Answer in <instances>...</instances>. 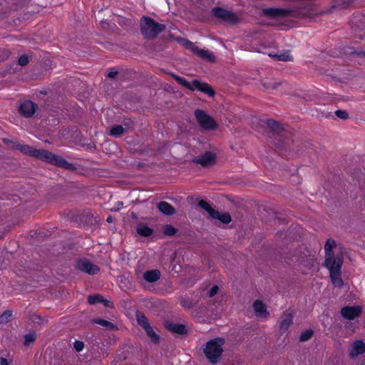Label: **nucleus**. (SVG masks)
Instances as JSON below:
<instances>
[{
	"mask_svg": "<svg viewBox=\"0 0 365 365\" xmlns=\"http://www.w3.org/2000/svg\"><path fill=\"white\" fill-rule=\"evenodd\" d=\"M31 157H34L38 160L67 170L73 171L76 170L75 165L66 161L60 155H56L45 149L34 148L33 153H31Z\"/></svg>",
	"mask_w": 365,
	"mask_h": 365,
	"instance_id": "nucleus-1",
	"label": "nucleus"
},
{
	"mask_svg": "<svg viewBox=\"0 0 365 365\" xmlns=\"http://www.w3.org/2000/svg\"><path fill=\"white\" fill-rule=\"evenodd\" d=\"M140 29L145 38L152 40L165 31L166 26L165 24L156 22L150 16H143L140 19Z\"/></svg>",
	"mask_w": 365,
	"mask_h": 365,
	"instance_id": "nucleus-2",
	"label": "nucleus"
},
{
	"mask_svg": "<svg viewBox=\"0 0 365 365\" xmlns=\"http://www.w3.org/2000/svg\"><path fill=\"white\" fill-rule=\"evenodd\" d=\"M168 75L172 76L180 85L184 86L191 91H199L203 93L208 95L210 97H214L215 91L212 87L205 83L202 82L197 79L193 80L191 83L188 82L185 78L179 76L173 73H167Z\"/></svg>",
	"mask_w": 365,
	"mask_h": 365,
	"instance_id": "nucleus-3",
	"label": "nucleus"
},
{
	"mask_svg": "<svg viewBox=\"0 0 365 365\" xmlns=\"http://www.w3.org/2000/svg\"><path fill=\"white\" fill-rule=\"evenodd\" d=\"M225 342V341L223 338L217 337L206 343L203 352L211 364H215L220 361L223 352L222 346Z\"/></svg>",
	"mask_w": 365,
	"mask_h": 365,
	"instance_id": "nucleus-4",
	"label": "nucleus"
},
{
	"mask_svg": "<svg viewBox=\"0 0 365 365\" xmlns=\"http://www.w3.org/2000/svg\"><path fill=\"white\" fill-rule=\"evenodd\" d=\"M344 256L341 252L337 254V260L335 263L334 261L332 264L324 265L329 270V276L332 284L339 288H341L344 285V282L341 277V269L343 264Z\"/></svg>",
	"mask_w": 365,
	"mask_h": 365,
	"instance_id": "nucleus-5",
	"label": "nucleus"
},
{
	"mask_svg": "<svg viewBox=\"0 0 365 365\" xmlns=\"http://www.w3.org/2000/svg\"><path fill=\"white\" fill-rule=\"evenodd\" d=\"M211 14L221 23L230 25H235L240 21L235 13L220 6L212 8Z\"/></svg>",
	"mask_w": 365,
	"mask_h": 365,
	"instance_id": "nucleus-6",
	"label": "nucleus"
},
{
	"mask_svg": "<svg viewBox=\"0 0 365 365\" xmlns=\"http://www.w3.org/2000/svg\"><path fill=\"white\" fill-rule=\"evenodd\" d=\"M71 218L80 224H83L87 226L96 225L100 222V217L95 216L92 212L88 210H77L72 213Z\"/></svg>",
	"mask_w": 365,
	"mask_h": 365,
	"instance_id": "nucleus-7",
	"label": "nucleus"
},
{
	"mask_svg": "<svg viewBox=\"0 0 365 365\" xmlns=\"http://www.w3.org/2000/svg\"><path fill=\"white\" fill-rule=\"evenodd\" d=\"M194 114L198 124L202 129L212 130L217 128V123L215 120L212 116L206 113L205 110L196 109Z\"/></svg>",
	"mask_w": 365,
	"mask_h": 365,
	"instance_id": "nucleus-8",
	"label": "nucleus"
},
{
	"mask_svg": "<svg viewBox=\"0 0 365 365\" xmlns=\"http://www.w3.org/2000/svg\"><path fill=\"white\" fill-rule=\"evenodd\" d=\"M76 268L91 275L96 274L100 271V268L98 265L91 263L87 259H78L76 263Z\"/></svg>",
	"mask_w": 365,
	"mask_h": 365,
	"instance_id": "nucleus-9",
	"label": "nucleus"
},
{
	"mask_svg": "<svg viewBox=\"0 0 365 365\" xmlns=\"http://www.w3.org/2000/svg\"><path fill=\"white\" fill-rule=\"evenodd\" d=\"M216 154L212 151H206L200 156L194 158L192 162L196 164H200L204 168H207L213 165L216 163Z\"/></svg>",
	"mask_w": 365,
	"mask_h": 365,
	"instance_id": "nucleus-10",
	"label": "nucleus"
},
{
	"mask_svg": "<svg viewBox=\"0 0 365 365\" xmlns=\"http://www.w3.org/2000/svg\"><path fill=\"white\" fill-rule=\"evenodd\" d=\"M37 109V104L33 103L31 101L27 100L20 104L19 113L24 118H31Z\"/></svg>",
	"mask_w": 365,
	"mask_h": 365,
	"instance_id": "nucleus-11",
	"label": "nucleus"
},
{
	"mask_svg": "<svg viewBox=\"0 0 365 365\" xmlns=\"http://www.w3.org/2000/svg\"><path fill=\"white\" fill-rule=\"evenodd\" d=\"M336 246L335 240L328 239L324 245L325 261L324 265L332 264L337 260V255L334 256L333 248Z\"/></svg>",
	"mask_w": 365,
	"mask_h": 365,
	"instance_id": "nucleus-12",
	"label": "nucleus"
},
{
	"mask_svg": "<svg viewBox=\"0 0 365 365\" xmlns=\"http://www.w3.org/2000/svg\"><path fill=\"white\" fill-rule=\"evenodd\" d=\"M341 316L346 319L353 320L361 316L362 307L361 306H346L341 309Z\"/></svg>",
	"mask_w": 365,
	"mask_h": 365,
	"instance_id": "nucleus-13",
	"label": "nucleus"
},
{
	"mask_svg": "<svg viewBox=\"0 0 365 365\" xmlns=\"http://www.w3.org/2000/svg\"><path fill=\"white\" fill-rule=\"evenodd\" d=\"M293 324V314L291 312H284L279 319V331L283 334L287 331L291 324Z\"/></svg>",
	"mask_w": 365,
	"mask_h": 365,
	"instance_id": "nucleus-14",
	"label": "nucleus"
},
{
	"mask_svg": "<svg viewBox=\"0 0 365 365\" xmlns=\"http://www.w3.org/2000/svg\"><path fill=\"white\" fill-rule=\"evenodd\" d=\"M264 16L276 19L281 17H288L290 16L291 11L281 8H266L262 10Z\"/></svg>",
	"mask_w": 365,
	"mask_h": 365,
	"instance_id": "nucleus-15",
	"label": "nucleus"
},
{
	"mask_svg": "<svg viewBox=\"0 0 365 365\" xmlns=\"http://www.w3.org/2000/svg\"><path fill=\"white\" fill-rule=\"evenodd\" d=\"M164 326L169 331L178 335H185L188 332L187 328L182 324L174 323L168 320L164 322Z\"/></svg>",
	"mask_w": 365,
	"mask_h": 365,
	"instance_id": "nucleus-16",
	"label": "nucleus"
},
{
	"mask_svg": "<svg viewBox=\"0 0 365 365\" xmlns=\"http://www.w3.org/2000/svg\"><path fill=\"white\" fill-rule=\"evenodd\" d=\"M266 124L272 134L275 135V139H277V137L281 138L283 135L285 130L283 125L279 121L268 119L266 120Z\"/></svg>",
	"mask_w": 365,
	"mask_h": 365,
	"instance_id": "nucleus-17",
	"label": "nucleus"
},
{
	"mask_svg": "<svg viewBox=\"0 0 365 365\" xmlns=\"http://www.w3.org/2000/svg\"><path fill=\"white\" fill-rule=\"evenodd\" d=\"M365 352V343L363 340L355 341L349 350V356L350 358H356L359 355Z\"/></svg>",
	"mask_w": 365,
	"mask_h": 365,
	"instance_id": "nucleus-18",
	"label": "nucleus"
},
{
	"mask_svg": "<svg viewBox=\"0 0 365 365\" xmlns=\"http://www.w3.org/2000/svg\"><path fill=\"white\" fill-rule=\"evenodd\" d=\"M88 302L90 304H96L98 303H102L106 307H114V304L113 302L104 299V297L102 295L98 294L89 295L88 297Z\"/></svg>",
	"mask_w": 365,
	"mask_h": 365,
	"instance_id": "nucleus-19",
	"label": "nucleus"
},
{
	"mask_svg": "<svg viewBox=\"0 0 365 365\" xmlns=\"http://www.w3.org/2000/svg\"><path fill=\"white\" fill-rule=\"evenodd\" d=\"M157 207L160 212L165 215L171 216L176 213L175 208L165 201H160L158 202Z\"/></svg>",
	"mask_w": 365,
	"mask_h": 365,
	"instance_id": "nucleus-20",
	"label": "nucleus"
},
{
	"mask_svg": "<svg viewBox=\"0 0 365 365\" xmlns=\"http://www.w3.org/2000/svg\"><path fill=\"white\" fill-rule=\"evenodd\" d=\"M195 54L201 58L202 59H204L210 63H214L216 61V58L214 56V54L208 51L207 50H204L197 48V49H196Z\"/></svg>",
	"mask_w": 365,
	"mask_h": 365,
	"instance_id": "nucleus-21",
	"label": "nucleus"
},
{
	"mask_svg": "<svg viewBox=\"0 0 365 365\" xmlns=\"http://www.w3.org/2000/svg\"><path fill=\"white\" fill-rule=\"evenodd\" d=\"M160 277V272L158 269L148 270L144 272L143 278L148 282H155Z\"/></svg>",
	"mask_w": 365,
	"mask_h": 365,
	"instance_id": "nucleus-22",
	"label": "nucleus"
},
{
	"mask_svg": "<svg viewBox=\"0 0 365 365\" xmlns=\"http://www.w3.org/2000/svg\"><path fill=\"white\" fill-rule=\"evenodd\" d=\"M136 232L143 237H150L153 234V230L145 223H139L136 227Z\"/></svg>",
	"mask_w": 365,
	"mask_h": 365,
	"instance_id": "nucleus-23",
	"label": "nucleus"
},
{
	"mask_svg": "<svg viewBox=\"0 0 365 365\" xmlns=\"http://www.w3.org/2000/svg\"><path fill=\"white\" fill-rule=\"evenodd\" d=\"M215 214H212L211 217L213 219L218 220L223 224H228L231 222L232 217L231 215L228 212L221 213L219 211L215 210Z\"/></svg>",
	"mask_w": 365,
	"mask_h": 365,
	"instance_id": "nucleus-24",
	"label": "nucleus"
},
{
	"mask_svg": "<svg viewBox=\"0 0 365 365\" xmlns=\"http://www.w3.org/2000/svg\"><path fill=\"white\" fill-rule=\"evenodd\" d=\"M356 0H334L332 9H345L353 5Z\"/></svg>",
	"mask_w": 365,
	"mask_h": 365,
	"instance_id": "nucleus-25",
	"label": "nucleus"
},
{
	"mask_svg": "<svg viewBox=\"0 0 365 365\" xmlns=\"http://www.w3.org/2000/svg\"><path fill=\"white\" fill-rule=\"evenodd\" d=\"M253 308L255 312L257 313V316L263 317L264 314H269L267 312L266 305L260 300H256L253 304Z\"/></svg>",
	"mask_w": 365,
	"mask_h": 365,
	"instance_id": "nucleus-26",
	"label": "nucleus"
},
{
	"mask_svg": "<svg viewBox=\"0 0 365 365\" xmlns=\"http://www.w3.org/2000/svg\"><path fill=\"white\" fill-rule=\"evenodd\" d=\"M147 336L150 339V341L154 344H158L160 340V336L153 330L150 325L143 328Z\"/></svg>",
	"mask_w": 365,
	"mask_h": 365,
	"instance_id": "nucleus-27",
	"label": "nucleus"
},
{
	"mask_svg": "<svg viewBox=\"0 0 365 365\" xmlns=\"http://www.w3.org/2000/svg\"><path fill=\"white\" fill-rule=\"evenodd\" d=\"M91 323L101 325L108 330H113L116 329V326L114 324L101 318H95L91 319Z\"/></svg>",
	"mask_w": 365,
	"mask_h": 365,
	"instance_id": "nucleus-28",
	"label": "nucleus"
},
{
	"mask_svg": "<svg viewBox=\"0 0 365 365\" xmlns=\"http://www.w3.org/2000/svg\"><path fill=\"white\" fill-rule=\"evenodd\" d=\"M197 302L194 299L188 297H182L180 299V305L187 309H190L197 304Z\"/></svg>",
	"mask_w": 365,
	"mask_h": 365,
	"instance_id": "nucleus-29",
	"label": "nucleus"
},
{
	"mask_svg": "<svg viewBox=\"0 0 365 365\" xmlns=\"http://www.w3.org/2000/svg\"><path fill=\"white\" fill-rule=\"evenodd\" d=\"M125 131V128L120 125H115L112 126L109 131V135L115 138L120 137Z\"/></svg>",
	"mask_w": 365,
	"mask_h": 365,
	"instance_id": "nucleus-30",
	"label": "nucleus"
},
{
	"mask_svg": "<svg viewBox=\"0 0 365 365\" xmlns=\"http://www.w3.org/2000/svg\"><path fill=\"white\" fill-rule=\"evenodd\" d=\"M135 317H136V321H137L138 324L143 329L148 327V325H150L148 318L143 313H142L139 311H137L136 314H135Z\"/></svg>",
	"mask_w": 365,
	"mask_h": 365,
	"instance_id": "nucleus-31",
	"label": "nucleus"
},
{
	"mask_svg": "<svg viewBox=\"0 0 365 365\" xmlns=\"http://www.w3.org/2000/svg\"><path fill=\"white\" fill-rule=\"evenodd\" d=\"M261 84L266 89H275L279 85L281 82H274L272 80L263 79L261 81Z\"/></svg>",
	"mask_w": 365,
	"mask_h": 365,
	"instance_id": "nucleus-32",
	"label": "nucleus"
},
{
	"mask_svg": "<svg viewBox=\"0 0 365 365\" xmlns=\"http://www.w3.org/2000/svg\"><path fill=\"white\" fill-rule=\"evenodd\" d=\"M269 56H272V58H274L278 61H290L292 60V56L289 54V53L288 51L283 52L280 54H274V55L269 54Z\"/></svg>",
	"mask_w": 365,
	"mask_h": 365,
	"instance_id": "nucleus-33",
	"label": "nucleus"
},
{
	"mask_svg": "<svg viewBox=\"0 0 365 365\" xmlns=\"http://www.w3.org/2000/svg\"><path fill=\"white\" fill-rule=\"evenodd\" d=\"M198 206L201 208H202L203 210H206L210 216H211L212 214H215V210L213 209L210 205L205 200H199L198 202Z\"/></svg>",
	"mask_w": 365,
	"mask_h": 365,
	"instance_id": "nucleus-34",
	"label": "nucleus"
},
{
	"mask_svg": "<svg viewBox=\"0 0 365 365\" xmlns=\"http://www.w3.org/2000/svg\"><path fill=\"white\" fill-rule=\"evenodd\" d=\"M178 232V230L171 225H165L163 227V233L166 236H175Z\"/></svg>",
	"mask_w": 365,
	"mask_h": 365,
	"instance_id": "nucleus-35",
	"label": "nucleus"
},
{
	"mask_svg": "<svg viewBox=\"0 0 365 365\" xmlns=\"http://www.w3.org/2000/svg\"><path fill=\"white\" fill-rule=\"evenodd\" d=\"M314 334V331L312 329H309L303 331L299 336L300 341H307L312 338Z\"/></svg>",
	"mask_w": 365,
	"mask_h": 365,
	"instance_id": "nucleus-36",
	"label": "nucleus"
},
{
	"mask_svg": "<svg viewBox=\"0 0 365 365\" xmlns=\"http://www.w3.org/2000/svg\"><path fill=\"white\" fill-rule=\"evenodd\" d=\"M12 317V311L6 310L0 316V324H6Z\"/></svg>",
	"mask_w": 365,
	"mask_h": 365,
	"instance_id": "nucleus-37",
	"label": "nucleus"
},
{
	"mask_svg": "<svg viewBox=\"0 0 365 365\" xmlns=\"http://www.w3.org/2000/svg\"><path fill=\"white\" fill-rule=\"evenodd\" d=\"M180 41L183 43V46L187 48L190 49L193 53H195L196 49H197V46H195L192 42L190 41L187 39H183L181 38Z\"/></svg>",
	"mask_w": 365,
	"mask_h": 365,
	"instance_id": "nucleus-38",
	"label": "nucleus"
},
{
	"mask_svg": "<svg viewBox=\"0 0 365 365\" xmlns=\"http://www.w3.org/2000/svg\"><path fill=\"white\" fill-rule=\"evenodd\" d=\"M36 338V334L34 332H30L24 336V344L29 346L30 344L35 341Z\"/></svg>",
	"mask_w": 365,
	"mask_h": 365,
	"instance_id": "nucleus-39",
	"label": "nucleus"
},
{
	"mask_svg": "<svg viewBox=\"0 0 365 365\" xmlns=\"http://www.w3.org/2000/svg\"><path fill=\"white\" fill-rule=\"evenodd\" d=\"M11 52L9 49L7 48H0V62H3L8 59L10 56Z\"/></svg>",
	"mask_w": 365,
	"mask_h": 365,
	"instance_id": "nucleus-40",
	"label": "nucleus"
},
{
	"mask_svg": "<svg viewBox=\"0 0 365 365\" xmlns=\"http://www.w3.org/2000/svg\"><path fill=\"white\" fill-rule=\"evenodd\" d=\"M34 149V148L32 146H30L29 145H23V146H21L20 151L23 154L31 156V153H33Z\"/></svg>",
	"mask_w": 365,
	"mask_h": 365,
	"instance_id": "nucleus-41",
	"label": "nucleus"
},
{
	"mask_svg": "<svg viewBox=\"0 0 365 365\" xmlns=\"http://www.w3.org/2000/svg\"><path fill=\"white\" fill-rule=\"evenodd\" d=\"M29 57L26 54L21 55L18 61V64L21 66H26L29 63Z\"/></svg>",
	"mask_w": 365,
	"mask_h": 365,
	"instance_id": "nucleus-42",
	"label": "nucleus"
},
{
	"mask_svg": "<svg viewBox=\"0 0 365 365\" xmlns=\"http://www.w3.org/2000/svg\"><path fill=\"white\" fill-rule=\"evenodd\" d=\"M335 115L342 120H346L349 118V114L346 110H337L335 111Z\"/></svg>",
	"mask_w": 365,
	"mask_h": 365,
	"instance_id": "nucleus-43",
	"label": "nucleus"
},
{
	"mask_svg": "<svg viewBox=\"0 0 365 365\" xmlns=\"http://www.w3.org/2000/svg\"><path fill=\"white\" fill-rule=\"evenodd\" d=\"M73 347L76 351L80 352L83 350V349L84 347V343L81 341L76 340L73 343Z\"/></svg>",
	"mask_w": 365,
	"mask_h": 365,
	"instance_id": "nucleus-44",
	"label": "nucleus"
},
{
	"mask_svg": "<svg viewBox=\"0 0 365 365\" xmlns=\"http://www.w3.org/2000/svg\"><path fill=\"white\" fill-rule=\"evenodd\" d=\"M219 291V287L217 285H214L208 292L207 295L209 297H212L217 294Z\"/></svg>",
	"mask_w": 365,
	"mask_h": 365,
	"instance_id": "nucleus-45",
	"label": "nucleus"
},
{
	"mask_svg": "<svg viewBox=\"0 0 365 365\" xmlns=\"http://www.w3.org/2000/svg\"><path fill=\"white\" fill-rule=\"evenodd\" d=\"M123 125L125 126V128H133L134 127V122L130 118H125Z\"/></svg>",
	"mask_w": 365,
	"mask_h": 365,
	"instance_id": "nucleus-46",
	"label": "nucleus"
},
{
	"mask_svg": "<svg viewBox=\"0 0 365 365\" xmlns=\"http://www.w3.org/2000/svg\"><path fill=\"white\" fill-rule=\"evenodd\" d=\"M351 53L356 55L359 58H365V51H354Z\"/></svg>",
	"mask_w": 365,
	"mask_h": 365,
	"instance_id": "nucleus-47",
	"label": "nucleus"
},
{
	"mask_svg": "<svg viewBox=\"0 0 365 365\" xmlns=\"http://www.w3.org/2000/svg\"><path fill=\"white\" fill-rule=\"evenodd\" d=\"M118 73V71H111L108 73L107 76L110 78H114L117 76Z\"/></svg>",
	"mask_w": 365,
	"mask_h": 365,
	"instance_id": "nucleus-48",
	"label": "nucleus"
},
{
	"mask_svg": "<svg viewBox=\"0 0 365 365\" xmlns=\"http://www.w3.org/2000/svg\"><path fill=\"white\" fill-rule=\"evenodd\" d=\"M274 145L279 149H284L285 148L284 143L281 142L280 140H279L278 142H274Z\"/></svg>",
	"mask_w": 365,
	"mask_h": 365,
	"instance_id": "nucleus-49",
	"label": "nucleus"
},
{
	"mask_svg": "<svg viewBox=\"0 0 365 365\" xmlns=\"http://www.w3.org/2000/svg\"><path fill=\"white\" fill-rule=\"evenodd\" d=\"M21 146H23V145L19 143H18V142H16V143H14V144L13 145V148L20 151Z\"/></svg>",
	"mask_w": 365,
	"mask_h": 365,
	"instance_id": "nucleus-50",
	"label": "nucleus"
},
{
	"mask_svg": "<svg viewBox=\"0 0 365 365\" xmlns=\"http://www.w3.org/2000/svg\"><path fill=\"white\" fill-rule=\"evenodd\" d=\"M0 365H8L6 359L0 357Z\"/></svg>",
	"mask_w": 365,
	"mask_h": 365,
	"instance_id": "nucleus-51",
	"label": "nucleus"
},
{
	"mask_svg": "<svg viewBox=\"0 0 365 365\" xmlns=\"http://www.w3.org/2000/svg\"><path fill=\"white\" fill-rule=\"evenodd\" d=\"M106 222H108V223H111L113 222V217L111 216V215H109L107 219H106Z\"/></svg>",
	"mask_w": 365,
	"mask_h": 365,
	"instance_id": "nucleus-52",
	"label": "nucleus"
},
{
	"mask_svg": "<svg viewBox=\"0 0 365 365\" xmlns=\"http://www.w3.org/2000/svg\"><path fill=\"white\" fill-rule=\"evenodd\" d=\"M123 202H120V201L118 202V208H116V209H111V211H117L119 209V207L120 206H123Z\"/></svg>",
	"mask_w": 365,
	"mask_h": 365,
	"instance_id": "nucleus-53",
	"label": "nucleus"
},
{
	"mask_svg": "<svg viewBox=\"0 0 365 365\" xmlns=\"http://www.w3.org/2000/svg\"><path fill=\"white\" fill-rule=\"evenodd\" d=\"M5 235H6L5 231H0V240L3 239V237H4Z\"/></svg>",
	"mask_w": 365,
	"mask_h": 365,
	"instance_id": "nucleus-54",
	"label": "nucleus"
},
{
	"mask_svg": "<svg viewBox=\"0 0 365 365\" xmlns=\"http://www.w3.org/2000/svg\"><path fill=\"white\" fill-rule=\"evenodd\" d=\"M225 365H240V364L237 361H233L232 363L226 364Z\"/></svg>",
	"mask_w": 365,
	"mask_h": 365,
	"instance_id": "nucleus-55",
	"label": "nucleus"
}]
</instances>
